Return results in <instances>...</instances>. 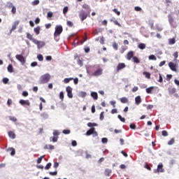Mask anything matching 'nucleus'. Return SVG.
<instances>
[{
    "label": "nucleus",
    "instance_id": "61",
    "mask_svg": "<svg viewBox=\"0 0 179 179\" xmlns=\"http://www.w3.org/2000/svg\"><path fill=\"white\" fill-rule=\"evenodd\" d=\"M83 9H90V7L87 4H83Z\"/></svg>",
    "mask_w": 179,
    "mask_h": 179
},
{
    "label": "nucleus",
    "instance_id": "27",
    "mask_svg": "<svg viewBox=\"0 0 179 179\" xmlns=\"http://www.w3.org/2000/svg\"><path fill=\"white\" fill-rule=\"evenodd\" d=\"M168 41H169V44L170 45H173V44H176V38H169V39L168 40Z\"/></svg>",
    "mask_w": 179,
    "mask_h": 179
},
{
    "label": "nucleus",
    "instance_id": "38",
    "mask_svg": "<svg viewBox=\"0 0 179 179\" xmlns=\"http://www.w3.org/2000/svg\"><path fill=\"white\" fill-rule=\"evenodd\" d=\"M113 48L117 51L118 50V44L115 42L113 43Z\"/></svg>",
    "mask_w": 179,
    "mask_h": 179
},
{
    "label": "nucleus",
    "instance_id": "20",
    "mask_svg": "<svg viewBox=\"0 0 179 179\" xmlns=\"http://www.w3.org/2000/svg\"><path fill=\"white\" fill-rule=\"evenodd\" d=\"M27 38H28V40H30L31 41H32L33 43H34V40H36V38H33V35H31L30 33H27Z\"/></svg>",
    "mask_w": 179,
    "mask_h": 179
},
{
    "label": "nucleus",
    "instance_id": "12",
    "mask_svg": "<svg viewBox=\"0 0 179 179\" xmlns=\"http://www.w3.org/2000/svg\"><path fill=\"white\" fill-rule=\"evenodd\" d=\"M19 103H20V104H21V106H30V101H29V100L21 99L19 101Z\"/></svg>",
    "mask_w": 179,
    "mask_h": 179
},
{
    "label": "nucleus",
    "instance_id": "56",
    "mask_svg": "<svg viewBox=\"0 0 179 179\" xmlns=\"http://www.w3.org/2000/svg\"><path fill=\"white\" fill-rule=\"evenodd\" d=\"M79 43H80V42H79V41H78V39H75L73 44L74 45H79Z\"/></svg>",
    "mask_w": 179,
    "mask_h": 179
},
{
    "label": "nucleus",
    "instance_id": "7",
    "mask_svg": "<svg viewBox=\"0 0 179 179\" xmlns=\"http://www.w3.org/2000/svg\"><path fill=\"white\" fill-rule=\"evenodd\" d=\"M66 91L67 92V96L69 99H72L73 97V94H72V87L70 86L66 87Z\"/></svg>",
    "mask_w": 179,
    "mask_h": 179
},
{
    "label": "nucleus",
    "instance_id": "19",
    "mask_svg": "<svg viewBox=\"0 0 179 179\" xmlns=\"http://www.w3.org/2000/svg\"><path fill=\"white\" fill-rule=\"evenodd\" d=\"M7 152H10L11 156H15V155H16V151L15 150V148H9L7 150Z\"/></svg>",
    "mask_w": 179,
    "mask_h": 179
},
{
    "label": "nucleus",
    "instance_id": "40",
    "mask_svg": "<svg viewBox=\"0 0 179 179\" xmlns=\"http://www.w3.org/2000/svg\"><path fill=\"white\" fill-rule=\"evenodd\" d=\"M117 118L122 122H125V119L121 116V115H117Z\"/></svg>",
    "mask_w": 179,
    "mask_h": 179
},
{
    "label": "nucleus",
    "instance_id": "42",
    "mask_svg": "<svg viewBox=\"0 0 179 179\" xmlns=\"http://www.w3.org/2000/svg\"><path fill=\"white\" fill-rule=\"evenodd\" d=\"M9 120L10 121H13V122H16V121H17V119L15 117H12V116L9 117Z\"/></svg>",
    "mask_w": 179,
    "mask_h": 179
},
{
    "label": "nucleus",
    "instance_id": "46",
    "mask_svg": "<svg viewBox=\"0 0 179 179\" xmlns=\"http://www.w3.org/2000/svg\"><path fill=\"white\" fill-rule=\"evenodd\" d=\"M174 142H175V139H174V138H171V139L168 142V145H174Z\"/></svg>",
    "mask_w": 179,
    "mask_h": 179
},
{
    "label": "nucleus",
    "instance_id": "3",
    "mask_svg": "<svg viewBox=\"0 0 179 179\" xmlns=\"http://www.w3.org/2000/svg\"><path fill=\"white\" fill-rule=\"evenodd\" d=\"M78 16L81 22H83V20H86V19H87V13H86L85 10H81L78 13Z\"/></svg>",
    "mask_w": 179,
    "mask_h": 179
},
{
    "label": "nucleus",
    "instance_id": "30",
    "mask_svg": "<svg viewBox=\"0 0 179 179\" xmlns=\"http://www.w3.org/2000/svg\"><path fill=\"white\" fill-rule=\"evenodd\" d=\"M143 74L145 75V78H147V79H150V73L144 71L143 73Z\"/></svg>",
    "mask_w": 179,
    "mask_h": 179
},
{
    "label": "nucleus",
    "instance_id": "32",
    "mask_svg": "<svg viewBox=\"0 0 179 179\" xmlns=\"http://www.w3.org/2000/svg\"><path fill=\"white\" fill-rule=\"evenodd\" d=\"M133 62H134L135 64H139V62H141V61L139 60V59L137 57H134Z\"/></svg>",
    "mask_w": 179,
    "mask_h": 179
},
{
    "label": "nucleus",
    "instance_id": "16",
    "mask_svg": "<svg viewBox=\"0 0 179 179\" xmlns=\"http://www.w3.org/2000/svg\"><path fill=\"white\" fill-rule=\"evenodd\" d=\"M94 131H96V129H95L94 127H92V128L90 129L86 132L87 136H90V135H92L93 133L94 132Z\"/></svg>",
    "mask_w": 179,
    "mask_h": 179
},
{
    "label": "nucleus",
    "instance_id": "52",
    "mask_svg": "<svg viewBox=\"0 0 179 179\" xmlns=\"http://www.w3.org/2000/svg\"><path fill=\"white\" fill-rule=\"evenodd\" d=\"M8 82H9L8 78H3V83H4V85H6Z\"/></svg>",
    "mask_w": 179,
    "mask_h": 179
},
{
    "label": "nucleus",
    "instance_id": "6",
    "mask_svg": "<svg viewBox=\"0 0 179 179\" xmlns=\"http://www.w3.org/2000/svg\"><path fill=\"white\" fill-rule=\"evenodd\" d=\"M34 44H36L38 50H40V48H43V47L45 45V43L43 41H37L36 39L34 41Z\"/></svg>",
    "mask_w": 179,
    "mask_h": 179
},
{
    "label": "nucleus",
    "instance_id": "36",
    "mask_svg": "<svg viewBox=\"0 0 179 179\" xmlns=\"http://www.w3.org/2000/svg\"><path fill=\"white\" fill-rule=\"evenodd\" d=\"M70 80H73V78H64V83H69Z\"/></svg>",
    "mask_w": 179,
    "mask_h": 179
},
{
    "label": "nucleus",
    "instance_id": "53",
    "mask_svg": "<svg viewBox=\"0 0 179 179\" xmlns=\"http://www.w3.org/2000/svg\"><path fill=\"white\" fill-rule=\"evenodd\" d=\"M22 96H23L24 97H27V96H29V92H27V91H24L22 92Z\"/></svg>",
    "mask_w": 179,
    "mask_h": 179
},
{
    "label": "nucleus",
    "instance_id": "23",
    "mask_svg": "<svg viewBox=\"0 0 179 179\" xmlns=\"http://www.w3.org/2000/svg\"><path fill=\"white\" fill-rule=\"evenodd\" d=\"M40 30H41V27H40V26H38L34 29V33H36V36H38V34H40Z\"/></svg>",
    "mask_w": 179,
    "mask_h": 179
},
{
    "label": "nucleus",
    "instance_id": "57",
    "mask_svg": "<svg viewBox=\"0 0 179 179\" xmlns=\"http://www.w3.org/2000/svg\"><path fill=\"white\" fill-rule=\"evenodd\" d=\"M59 99H62V101L64 100V92L59 93Z\"/></svg>",
    "mask_w": 179,
    "mask_h": 179
},
{
    "label": "nucleus",
    "instance_id": "34",
    "mask_svg": "<svg viewBox=\"0 0 179 179\" xmlns=\"http://www.w3.org/2000/svg\"><path fill=\"white\" fill-rule=\"evenodd\" d=\"M38 3H40V0H34L31 2V5H33V6H36L38 5Z\"/></svg>",
    "mask_w": 179,
    "mask_h": 179
},
{
    "label": "nucleus",
    "instance_id": "43",
    "mask_svg": "<svg viewBox=\"0 0 179 179\" xmlns=\"http://www.w3.org/2000/svg\"><path fill=\"white\" fill-rule=\"evenodd\" d=\"M173 57H174V61H177V58H178V52H175L173 53Z\"/></svg>",
    "mask_w": 179,
    "mask_h": 179
},
{
    "label": "nucleus",
    "instance_id": "14",
    "mask_svg": "<svg viewBox=\"0 0 179 179\" xmlns=\"http://www.w3.org/2000/svg\"><path fill=\"white\" fill-rule=\"evenodd\" d=\"M134 51H129L127 53L126 58L127 59H128V61H131V59L134 58Z\"/></svg>",
    "mask_w": 179,
    "mask_h": 179
},
{
    "label": "nucleus",
    "instance_id": "15",
    "mask_svg": "<svg viewBox=\"0 0 179 179\" xmlns=\"http://www.w3.org/2000/svg\"><path fill=\"white\" fill-rule=\"evenodd\" d=\"M141 103H142V99L141 98V96H136L135 98V104H136V106H139Z\"/></svg>",
    "mask_w": 179,
    "mask_h": 179
},
{
    "label": "nucleus",
    "instance_id": "37",
    "mask_svg": "<svg viewBox=\"0 0 179 179\" xmlns=\"http://www.w3.org/2000/svg\"><path fill=\"white\" fill-rule=\"evenodd\" d=\"M52 164L50 162L48 163L45 166V170H50L51 169Z\"/></svg>",
    "mask_w": 179,
    "mask_h": 179
},
{
    "label": "nucleus",
    "instance_id": "2",
    "mask_svg": "<svg viewBox=\"0 0 179 179\" xmlns=\"http://www.w3.org/2000/svg\"><path fill=\"white\" fill-rule=\"evenodd\" d=\"M64 31V29L62 25H57L55 27V31L54 33L55 40H57V37L59 36V35Z\"/></svg>",
    "mask_w": 179,
    "mask_h": 179
},
{
    "label": "nucleus",
    "instance_id": "9",
    "mask_svg": "<svg viewBox=\"0 0 179 179\" xmlns=\"http://www.w3.org/2000/svg\"><path fill=\"white\" fill-rule=\"evenodd\" d=\"M169 22L171 24V26H173V27H177V22L174 21V18L171 17V15H169Z\"/></svg>",
    "mask_w": 179,
    "mask_h": 179
},
{
    "label": "nucleus",
    "instance_id": "25",
    "mask_svg": "<svg viewBox=\"0 0 179 179\" xmlns=\"http://www.w3.org/2000/svg\"><path fill=\"white\" fill-rule=\"evenodd\" d=\"M120 101L123 104H127V103H128L129 100H128V98L124 96V97L120 98Z\"/></svg>",
    "mask_w": 179,
    "mask_h": 179
},
{
    "label": "nucleus",
    "instance_id": "59",
    "mask_svg": "<svg viewBox=\"0 0 179 179\" xmlns=\"http://www.w3.org/2000/svg\"><path fill=\"white\" fill-rule=\"evenodd\" d=\"M101 142L102 143H107V142H108V139H107V138H103L101 139Z\"/></svg>",
    "mask_w": 179,
    "mask_h": 179
},
{
    "label": "nucleus",
    "instance_id": "45",
    "mask_svg": "<svg viewBox=\"0 0 179 179\" xmlns=\"http://www.w3.org/2000/svg\"><path fill=\"white\" fill-rule=\"evenodd\" d=\"M99 120H101V121H103L104 120V112H101L100 113Z\"/></svg>",
    "mask_w": 179,
    "mask_h": 179
},
{
    "label": "nucleus",
    "instance_id": "60",
    "mask_svg": "<svg viewBox=\"0 0 179 179\" xmlns=\"http://www.w3.org/2000/svg\"><path fill=\"white\" fill-rule=\"evenodd\" d=\"M50 176H57L58 174V171H55V172H50Z\"/></svg>",
    "mask_w": 179,
    "mask_h": 179
},
{
    "label": "nucleus",
    "instance_id": "48",
    "mask_svg": "<svg viewBox=\"0 0 179 179\" xmlns=\"http://www.w3.org/2000/svg\"><path fill=\"white\" fill-rule=\"evenodd\" d=\"M63 134H64L65 135H69V134H71V130L64 129V130H63Z\"/></svg>",
    "mask_w": 179,
    "mask_h": 179
},
{
    "label": "nucleus",
    "instance_id": "55",
    "mask_svg": "<svg viewBox=\"0 0 179 179\" xmlns=\"http://www.w3.org/2000/svg\"><path fill=\"white\" fill-rule=\"evenodd\" d=\"M73 82H74V85H78V83H79V78H76L73 79Z\"/></svg>",
    "mask_w": 179,
    "mask_h": 179
},
{
    "label": "nucleus",
    "instance_id": "28",
    "mask_svg": "<svg viewBox=\"0 0 179 179\" xmlns=\"http://www.w3.org/2000/svg\"><path fill=\"white\" fill-rule=\"evenodd\" d=\"M153 89H155V87H150L148 88H147L146 90V93H148V94H152V91L153 90Z\"/></svg>",
    "mask_w": 179,
    "mask_h": 179
},
{
    "label": "nucleus",
    "instance_id": "63",
    "mask_svg": "<svg viewBox=\"0 0 179 179\" xmlns=\"http://www.w3.org/2000/svg\"><path fill=\"white\" fill-rule=\"evenodd\" d=\"M110 103L111 106H113V107L115 108V103H116L115 101H111Z\"/></svg>",
    "mask_w": 179,
    "mask_h": 179
},
{
    "label": "nucleus",
    "instance_id": "21",
    "mask_svg": "<svg viewBox=\"0 0 179 179\" xmlns=\"http://www.w3.org/2000/svg\"><path fill=\"white\" fill-rule=\"evenodd\" d=\"M168 90L169 94H174V93L177 92V89H176V87H169Z\"/></svg>",
    "mask_w": 179,
    "mask_h": 179
},
{
    "label": "nucleus",
    "instance_id": "4",
    "mask_svg": "<svg viewBox=\"0 0 179 179\" xmlns=\"http://www.w3.org/2000/svg\"><path fill=\"white\" fill-rule=\"evenodd\" d=\"M169 66L171 71H173V72H177V68L178 67V64H174V62H170L169 63Z\"/></svg>",
    "mask_w": 179,
    "mask_h": 179
},
{
    "label": "nucleus",
    "instance_id": "5",
    "mask_svg": "<svg viewBox=\"0 0 179 179\" xmlns=\"http://www.w3.org/2000/svg\"><path fill=\"white\" fill-rule=\"evenodd\" d=\"M15 58L16 59L20 61V62H21L22 65H24V64H26V59L24 58V57H23V55H16Z\"/></svg>",
    "mask_w": 179,
    "mask_h": 179
},
{
    "label": "nucleus",
    "instance_id": "17",
    "mask_svg": "<svg viewBox=\"0 0 179 179\" xmlns=\"http://www.w3.org/2000/svg\"><path fill=\"white\" fill-rule=\"evenodd\" d=\"M110 22H113L114 23V24H115L116 26H118V27H121V24H120V22H118L115 17H112L111 19H110Z\"/></svg>",
    "mask_w": 179,
    "mask_h": 179
},
{
    "label": "nucleus",
    "instance_id": "54",
    "mask_svg": "<svg viewBox=\"0 0 179 179\" xmlns=\"http://www.w3.org/2000/svg\"><path fill=\"white\" fill-rule=\"evenodd\" d=\"M68 10H69V8L68 6H66L63 9V13L65 15L66 13H68Z\"/></svg>",
    "mask_w": 179,
    "mask_h": 179
},
{
    "label": "nucleus",
    "instance_id": "8",
    "mask_svg": "<svg viewBox=\"0 0 179 179\" xmlns=\"http://www.w3.org/2000/svg\"><path fill=\"white\" fill-rule=\"evenodd\" d=\"M154 173H164V169H163V164H159L157 170H155Z\"/></svg>",
    "mask_w": 179,
    "mask_h": 179
},
{
    "label": "nucleus",
    "instance_id": "22",
    "mask_svg": "<svg viewBox=\"0 0 179 179\" xmlns=\"http://www.w3.org/2000/svg\"><path fill=\"white\" fill-rule=\"evenodd\" d=\"M8 136L9 138H11V139H15L16 138V134H15V131H8Z\"/></svg>",
    "mask_w": 179,
    "mask_h": 179
},
{
    "label": "nucleus",
    "instance_id": "49",
    "mask_svg": "<svg viewBox=\"0 0 179 179\" xmlns=\"http://www.w3.org/2000/svg\"><path fill=\"white\" fill-rule=\"evenodd\" d=\"M66 24L69 26V27H72L73 26V22L71 21H67Z\"/></svg>",
    "mask_w": 179,
    "mask_h": 179
},
{
    "label": "nucleus",
    "instance_id": "41",
    "mask_svg": "<svg viewBox=\"0 0 179 179\" xmlns=\"http://www.w3.org/2000/svg\"><path fill=\"white\" fill-rule=\"evenodd\" d=\"M113 10L114 13L117 15V16H120V15H121V12L118 11V10L117 8H114Z\"/></svg>",
    "mask_w": 179,
    "mask_h": 179
},
{
    "label": "nucleus",
    "instance_id": "33",
    "mask_svg": "<svg viewBox=\"0 0 179 179\" xmlns=\"http://www.w3.org/2000/svg\"><path fill=\"white\" fill-rule=\"evenodd\" d=\"M87 127H90V128H92L93 127H97V124L96 123L88 122L87 123Z\"/></svg>",
    "mask_w": 179,
    "mask_h": 179
},
{
    "label": "nucleus",
    "instance_id": "26",
    "mask_svg": "<svg viewBox=\"0 0 179 179\" xmlns=\"http://www.w3.org/2000/svg\"><path fill=\"white\" fill-rule=\"evenodd\" d=\"M91 96L92 98H94V100H97L99 99V95L97 94V92H92Z\"/></svg>",
    "mask_w": 179,
    "mask_h": 179
},
{
    "label": "nucleus",
    "instance_id": "58",
    "mask_svg": "<svg viewBox=\"0 0 179 179\" xmlns=\"http://www.w3.org/2000/svg\"><path fill=\"white\" fill-rule=\"evenodd\" d=\"M11 12L13 15H15V13H16V7H15V6L12 7Z\"/></svg>",
    "mask_w": 179,
    "mask_h": 179
},
{
    "label": "nucleus",
    "instance_id": "10",
    "mask_svg": "<svg viewBox=\"0 0 179 179\" xmlns=\"http://www.w3.org/2000/svg\"><path fill=\"white\" fill-rule=\"evenodd\" d=\"M101 75H103V69L101 68H99L92 73V76H100Z\"/></svg>",
    "mask_w": 179,
    "mask_h": 179
},
{
    "label": "nucleus",
    "instance_id": "18",
    "mask_svg": "<svg viewBox=\"0 0 179 179\" xmlns=\"http://www.w3.org/2000/svg\"><path fill=\"white\" fill-rule=\"evenodd\" d=\"M113 173V171L110 169H105L104 174L106 177H110V175Z\"/></svg>",
    "mask_w": 179,
    "mask_h": 179
},
{
    "label": "nucleus",
    "instance_id": "64",
    "mask_svg": "<svg viewBox=\"0 0 179 179\" xmlns=\"http://www.w3.org/2000/svg\"><path fill=\"white\" fill-rule=\"evenodd\" d=\"M47 16L48 17H52V12H48Z\"/></svg>",
    "mask_w": 179,
    "mask_h": 179
},
{
    "label": "nucleus",
    "instance_id": "62",
    "mask_svg": "<svg viewBox=\"0 0 179 179\" xmlns=\"http://www.w3.org/2000/svg\"><path fill=\"white\" fill-rule=\"evenodd\" d=\"M37 65H38V64L37 63V62H33L31 64V66L34 67V66H37Z\"/></svg>",
    "mask_w": 179,
    "mask_h": 179
},
{
    "label": "nucleus",
    "instance_id": "47",
    "mask_svg": "<svg viewBox=\"0 0 179 179\" xmlns=\"http://www.w3.org/2000/svg\"><path fill=\"white\" fill-rule=\"evenodd\" d=\"M162 135L163 136H169V133L167 132V131L164 130V131H162Z\"/></svg>",
    "mask_w": 179,
    "mask_h": 179
},
{
    "label": "nucleus",
    "instance_id": "44",
    "mask_svg": "<svg viewBox=\"0 0 179 179\" xmlns=\"http://www.w3.org/2000/svg\"><path fill=\"white\" fill-rule=\"evenodd\" d=\"M171 78H173V75L171 74H167L166 75V80L169 82L171 80Z\"/></svg>",
    "mask_w": 179,
    "mask_h": 179
},
{
    "label": "nucleus",
    "instance_id": "50",
    "mask_svg": "<svg viewBox=\"0 0 179 179\" xmlns=\"http://www.w3.org/2000/svg\"><path fill=\"white\" fill-rule=\"evenodd\" d=\"M129 127L131 129H136V125L134 123L130 124Z\"/></svg>",
    "mask_w": 179,
    "mask_h": 179
},
{
    "label": "nucleus",
    "instance_id": "35",
    "mask_svg": "<svg viewBox=\"0 0 179 179\" xmlns=\"http://www.w3.org/2000/svg\"><path fill=\"white\" fill-rule=\"evenodd\" d=\"M13 3H12L11 2H7V4H6V7L8 8V9H10L12 8V7H13Z\"/></svg>",
    "mask_w": 179,
    "mask_h": 179
},
{
    "label": "nucleus",
    "instance_id": "51",
    "mask_svg": "<svg viewBox=\"0 0 179 179\" xmlns=\"http://www.w3.org/2000/svg\"><path fill=\"white\" fill-rule=\"evenodd\" d=\"M159 80H158V82H159V83H163V77L162 76V74H161V73H159Z\"/></svg>",
    "mask_w": 179,
    "mask_h": 179
},
{
    "label": "nucleus",
    "instance_id": "31",
    "mask_svg": "<svg viewBox=\"0 0 179 179\" xmlns=\"http://www.w3.org/2000/svg\"><path fill=\"white\" fill-rule=\"evenodd\" d=\"M148 59L152 60V61H156V59H157V58H156V56H155L154 55H150L148 57Z\"/></svg>",
    "mask_w": 179,
    "mask_h": 179
},
{
    "label": "nucleus",
    "instance_id": "29",
    "mask_svg": "<svg viewBox=\"0 0 179 179\" xmlns=\"http://www.w3.org/2000/svg\"><path fill=\"white\" fill-rule=\"evenodd\" d=\"M7 69L10 72V73H12V72H13V66H12V64H9Z\"/></svg>",
    "mask_w": 179,
    "mask_h": 179
},
{
    "label": "nucleus",
    "instance_id": "13",
    "mask_svg": "<svg viewBox=\"0 0 179 179\" xmlns=\"http://www.w3.org/2000/svg\"><path fill=\"white\" fill-rule=\"evenodd\" d=\"M19 23H20V21L14 22V23L13 24L12 28L10 29V33L14 31V30H16V28L17 27V26H19Z\"/></svg>",
    "mask_w": 179,
    "mask_h": 179
},
{
    "label": "nucleus",
    "instance_id": "11",
    "mask_svg": "<svg viewBox=\"0 0 179 179\" xmlns=\"http://www.w3.org/2000/svg\"><path fill=\"white\" fill-rule=\"evenodd\" d=\"M126 66L125 63H119L116 67L117 72H120V71H122V69H124Z\"/></svg>",
    "mask_w": 179,
    "mask_h": 179
},
{
    "label": "nucleus",
    "instance_id": "1",
    "mask_svg": "<svg viewBox=\"0 0 179 179\" xmlns=\"http://www.w3.org/2000/svg\"><path fill=\"white\" fill-rule=\"evenodd\" d=\"M50 79H51V76L50 75V73H45L42 75L40 77L39 82L41 85H44L45 83H48Z\"/></svg>",
    "mask_w": 179,
    "mask_h": 179
},
{
    "label": "nucleus",
    "instance_id": "24",
    "mask_svg": "<svg viewBox=\"0 0 179 179\" xmlns=\"http://www.w3.org/2000/svg\"><path fill=\"white\" fill-rule=\"evenodd\" d=\"M138 48L140 50H145V48H146V44L142 43H138Z\"/></svg>",
    "mask_w": 179,
    "mask_h": 179
},
{
    "label": "nucleus",
    "instance_id": "39",
    "mask_svg": "<svg viewBox=\"0 0 179 179\" xmlns=\"http://www.w3.org/2000/svg\"><path fill=\"white\" fill-rule=\"evenodd\" d=\"M37 58H38V61H43L44 60V57H43L42 55H38Z\"/></svg>",
    "mask_w": 179,
    "mask_h": 179
}]
</instances>
